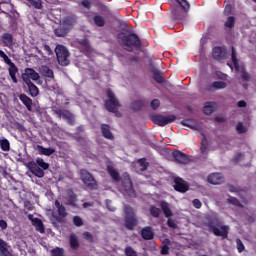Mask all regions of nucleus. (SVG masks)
Masks as SVG:
<instances>
[{
	"label": "nucleus",
	"instance_id": "1",
	"mask_svg": "<svg viewBox=\"0 0 256 256\" xmlns=\"http://www.w3.org/2000/svg\"><path fill=\"white\" fill-rule=\"evenodd\" d=\"M117 41L119 45L128 52H133L134 50L142 48V40L134 32H119L117 35Z\"/></svg>",
	"mask_w": 256,
	"mask_h": 256
},
{
	"label": "nucleus",
	"instance_id": "2",
	"mask_svg": "<svg viewBox=\"0 0 256 256\" xmlns=\"http://www.w3.org/2000/svg\"><path fill=\"white\" fill-rule=\"evenodd\" d=\"M206 227L215 237H221L223 240L228 238L229 226L222 225V221L218 217H211L206 223Z\"/></svg>",
	"mask_w": 256,
	"mask_h": 256
},
{
	"label": "nucleus",
	"instance_id": "3",
	"mask_svg": "<svg viewBox=\"0 0 256 256\" xmlns=\"http://www.w3.org/2000/svg\"><path fill=\"white\" fill-rule=\"evenodd\" d=\"M191 9V4L187 0H174L171 5L172 17L175 21H183L185 14Z\"/></svg>",
	"mask_w": 256,
	"mask_h": 256
},
{
	"label": "nucleus",
	"instance_id": "4",
	"mask_svg": "<svg viewBox=\"0 0 256 256\" xmlns=\"http://www.w3.org/2000/svg\"><path fill=\"white\" fill-rule=\"evenodd\" d=\"M124 227L127 230L134 231L139 225L138 217L135 214L134 208L130 205H124Z\"/></svg>",
	"mask_w": 256,
	"mask_h": 256
},
{
	"label": "nucleus",
	"instance_id": "5",
	"mask_svg": "<svg viewBox=\"0 0 256 256\" xmlns=\"http://www.w3.org/2000/svg\"><path fill=\"white\" fill-rule=\"evenodd\" d=\"M26 167H28L31 174H33L38 179H42L45 176L44 171L48 170L50 166H49V163H46L43 160V158H37L35 162L34 161L28 162Z\"/></svg>",
	"mask_w": 256,
	"mask_h": 256
},
{
	"label": "nucleus",
	"instance_id": "6",
	"mask_svg": "<svg viewBox=\"0 0 256 256\" xmlns=\"http://www.w3.org/2000/svg\"><path fill=\"white\" fill-rule=\"evenodd\" d=\"M106 96L108 100H105V109L110 113H117L118 107H120V101L116 97V94H114L113 90L109 89L106 91Z\"/></svg>",
	"mask_w": 256,
	"mask_h": 256
},
{
	"label": "nucleus",
	"instance_id": "7",
	"mask_svg": "<svg viewBox=\"0 0 256 256\" xmlns=\"http://www.w3.org/2000/svg\"><path fill=\"white\" fill-rule=\"evenodd\" d=\"M80 180L86 185L91 191L98 190V182H96L93 174L86 169H80Z\"/></svg>",
	"mask_w": 256,
	"mask_h": 256
},
{
	"label": "nucleus",
	"instance_id": "8",
	"mask_svg": "<svg viewBox=\"0 0 256 256\" xmlns=\"http://www.w3.org/2000/svg\"><path fill=\"white\" fill-rule=\"evenodd\" d=\"M0 58L3 59L4 63H6L8 68L9 77H11L13 83H18V78L16 77V74L19 72L18 66L15 65L14 62L7 56L3 50H0Z\"/></svg>",
	"mask_w": 256,
	"mask_h": 256
},
{
	"label": "nucleus",
	"instance_id": "9",
	"mask_svg": "<svg viewBox=\"0 0 256 256\" xmlns=\"http://www.w3.org/2000/svg\"><path fill=\"white\" fill-rule=\"evenodd\" d=\"M52 218L55 219V224L63 225L65 221V207L59 200H55V206H53Z\"/></svg>",
	"mask_w": 256,
	"mask_h": 256
},
{
	"label": "nucleus",
	"instance_id": "10",
	"mask_svg": "<svg viewBox=\"0 0 256 256\" xmlns=\"http://www.w3.org/2000/svg\"><path fill=\"white\" fill-rule=\"evenodd\" d=\"M231 59L234 65V69L236 71L241 72V79L244 83H247L250 81V74L245 71V68H241L240 70V64H239V59H237V52L235 47L232 46V53H231Z\"/></svg>",
	"mask_w": 256,
	"mask_h": 256
},
{
	"label": "nucleus",
	"instance_id": "11",
	"mask_svg": "<svg viewBox=\"0 0 256 256\" xmlns=\"http://www.w3.org/2000/svg\"><path fill=\"white\" fill-rule=\"evenodd\" d=\"M152 121L154 124H157L159 127H165L170 123H174L177 121V116L174 114H170L167 116L163 115H153Z\"/></svg>",
	"mask_w": 256,
	"mask_h": 256
},
{
	"label": "nucleus",
	"instance_id": "12",
	"mask_svg": "<svg viewBox=\"0 0 256 256\" xmlns=\"http://www.w3.org/2000/svg\"><path fill=\"white\" fill-rule=\"evenodd\" d=\"M21 78L22 82L24 83H32V81L39 80V73H37L36 70L32 68H26L24 73H22Z\"/></svg>",
	"mask_w": 256,
	"mask_h": 256
},
{
	"label": "nucleus",
	"instance_id": "13",
	"mask_svg": "<svg viewBox=\"0 0 256 256\" xmlns=\"http://www.w3.org/2000/svg\"><path fill=\"white\" fill-rule=\"evenodd\" d=\"M172 158H174V161L180 165H188L189 163V155L179 150L172 152Z\"/></svg>",
	"mask_w": 256,
	"mask_h": 256
},
{
	"label": "nucleus",
	"instance_id": "14",
	"mask_svg": "<svg viewBox=\"0 0 256 256\" xmlns=\"http://www.w3.org/2000/svg\"><path fill=\"white\" fill-rule=\"evenodd\" d=\"M174 183V189L176 192L184 194L189 191V183L185 182L184 179L177 177L175 178Z\"/></svg>",
	"mask_w": 256,
	"mask_h": 256
},
{
	"label": "nucleus",
	"instance_id": "15",
	"mask_svg": "<svg viewBox=\"0 0 256 256\" xmlns=\"http://www.w3.org/2000/svg\"><path fill=\"white\" fill-rule=\"evenodd\" d=\"M28 219L31 222V225L35 228L37 232L40 234L45 233V225L43 224L42 220L33 216V214H28Z\"/></svg>",
	"mask_w": 256,
	"mask_h": 256
},
{
	"label": "nucleus",
	"instance_id": "16",
	"mask_svg": "<svg viewBox=\"0 0 256 256\" xmlns=\"http://www.w3.org/2000/svg\"><path fill=\"white\" fill-rule=\"evenodd\" d=\"M212 57H214L216 61L221 62L228 58L227 50L223 47L216 46L214 49H212Z\"/></svg>",
	"mask_w": 256,
	"mask_h": 256
},
{
	"label": "nucleus",
	"instance_id": "17",
	"mask_svg": "<svg viewBox=\"0 0 256 256\" xmlns=\"http://www.w3.org/2000/svg\"><path fill=\"white\" fill-rule=\"evenodd\" d=\"M55 54L58 65L65 66V46L57 44Z\"/></svg>",
	"mask_w": 256,
	"mask_h": 256
},
{
	"label": "nucleus",
	"instance_id": "18",
	"mask_svg": "<svg viewBox=\"0 0 256 256\" xmlns=\"http://www.w3.org/2000/svg\"><path fill=\"white\" fill-rule=\"evenodd\" d=\"M102 137L109 141H114V135L111 131V126L109 124H101L100 126Z\"/></svg>",
	"mask_w": 256,
	"mask_h": 256
},
{
	"label": "nucleus",
	"instance_id": "19",
	"mask_svg": "<svg viewBox=\"0 0 256 256\" xmlns=\"http://www.w3.org/2000/svg\"><path fill=\"white\" fill-rule=\"evenodd\" d=\"M141 238L146 241L155 239V232L153 231V228L149 226L142 228Z\"/></svg>",
	"mask_w": 256,
	"mask_h": 256
},
{
	"label": "nucleus",
	"instance_id": "20",
	"mask_svg": "<svg viewBox=\"0 0 256 256\" xmlns=\"http://www.w3.org/2000/svg\"><path fill=\"white\" fill-rule=\"evenodd\" d=\"M207 182L212 185H220L224 182V178L220 173H212L207 177Z\"/></svg>",
	"mask_w": 256,
	"mask_h": 256
},
{
	"label": "nucleus",
	"instance_id": "21",
	"mask_svg": "<svg viewBox=\"0 0 256 256\" xmlns=\"http://www.w3.org/2000/svg\"><path fill=\"white\" fill-rule=\"evenodd\" d=\"M1 40L4 47L11 48L12 46H14V35L8 32L2 34Z\"/></svg>",
	"mask_w": 256,
	"mask_h": 256
},
{
	"label": "nucleus",
	"instance_id": "22",
	"mask_svg": "<svg viewBox=\"0 0 256 256\" xmlns=\"http://www.w3.org/2000/svg\"><path fill=\"white\" fill-rule=\"evenodd\" d=\"M77 201V194L74 193L73 190H68V192H66V205L76 207Z\"/></svg>",
	"mask_w": 256,
	"mask_h": 256
},
{
	"label": "nucleus",
	"instance_id": "23",
	"mask_svg": "<svg viewBox=\"0 0 256 256\" xmlns=\"http://www.w3.org/2000/svg\"><path fill=\"white\" fill-rule=\"evenodd\" d=\"M159 207H161L164 217L170 218L174 216L173 211L170 209V204L166 201L159 202Z\"/></svg>",
	"mask_w": 256,
	"mask_h": 256
},
{
	"label": "nucleus",
	"instance_id": "24",
	"mask_svg": "<svg viewBox=\"0 0 256 256\" xmlns=\"http://www.w3.org/2000/svg\"><path fill=\"white\" fill-rule=\"evenodd\" d=\"M227 88V83L223 82V81H215L213 83H211L210 85H208L206 87V90L208 92H212L214 90H218V89H226Z\"/></svg>",
	"mask_w": 256,
	"mask_h": 256
},
{
	"label": "nucleus",
	"instance_id": "25",
	"mask_svg": "<svg viewBox=\"0 0 256 256\" xmlns=\"http://www.w3.org/2000/svg\"><path fill=\"white\" fill-rule=\"evenodd\" d=\"M18 99H20L28 111H32L33 100L31 97H28L27 94H20L18 95Z\"/></svg>",
	"mask_w": 256,
	"mask_h": 256
},
{
	"label": "nucleus",
	"instance_id": "26",
	"mask_svg": "<svg viewBox=\"0 0 256 256\" xmlns=\"http://www.w3.org/2000/svg\"><path fill=\"white\" fill-rule=\"evenodd\" d=\"M106 171H108L110 177L116 182H119L122 180L120 176V172L116 168H114L112 165L106 166Z\"/></svg>",
	"mask_w": 256,
	"mask_h": 256
},
{
	"label": "nucleus",
	"instance_id": "27",
	"mask_svg": "<svg viewBox=\"0 0 256 256\" xmlns=\"http://www.w3.org/2000/svg\"><path fill=\"white\" fill-rule=\"evenodd\" d=\"M26 86H28V94L36 98L39 95V89L33 82H24Z\"/></svg>",
	"mask_w": 256,
	"mask_h": 256
},
{
	"label": "nucleus",
	"instance_id": "28",
	"mask_svg": "<svg viewBox=\"0 0 256 256\" xmlns=\"http://www.w3.org/2000/svg\"><path fill=\"white\" fill-rule=\"evenodd\" d=\"M150 70L153 72V79L155 82H157L158 84H162L165 81L163 79L161 71L158 70L156 67L152 65L150 66Z\"/></svg>",
	"mask_w": 256,
	"mask_h": 256
},
{
	"label": "nucleus",
	"instance_id": "29",
	"mask_svg": "<svg viewBox=\"0 0 256 256\" xmlns=\"http://www.w3.org/2000/svg\"><path fill=\"white\" fill-rule=\"evenodd\" d=\"M39 73L46 78L54 79V72L50 69L49 66H46V65L40 66Z\"/></svg>",
	"mask_w": 256,
	"mask_h": 256
},
{
	"label": "nucleus",
	"instance_id": "30",
	"mask_svg": "<svg viewBox=\"0 0 256 256\" xmlns=\"http://www.w3.org/2000/svg\"><path fill=\"white\" fill-rule=\"evenodd\" d=\"M9 248H10L9 244H7L6 241H3L0 238V255H2V256L12 255V253L9 250Z\"/></svg>",
	"mask_w": 256,
	"mask_h": 256
},
{
	"label": "nucleus",
	"instance_id": "31",
	"mask_svg": "<svg viewBox=\"0 0 256 256\" xmlns=\"http://www.w3.org/2000/svg\"><path fill=\"white\" fill-rule=\"evenodd\" d=\"M215 112V103L206 102L203 107V113L207 116H211Z\"/></svg>",
	"mask_w": 256,
	"mask_h": 256
},
{
	"label": "nucleus",
	"instance_id": "32",
	"mask_svg": "<svg viewBox=\"0 0 256 256\" xmlns=\"http://www.w3.org/2000/svg\"><path fill=\"white\" fill-rule=\"evenodd\" d=\"M70 248H72L73 251H77L78 248H80V242L78 241V237L76 234L70 235Z\"/></svg>",
	"mask_w": 256,
	"mask_h": 256
},
{
	"label": "nucleus",
	"instance_id": "33",
	"mask_svg": "<svg viewBox=\"0 0 256 256\" xmlns=\"http://www.w3.org/2000/svg\"><path fill=\"white\" fill-rule=\"evenodd\" d=\"M181 125H183L184 127H188L193 131L198 130L197 124L192 119H184L183 121H181Z\"/></svg>",
	"mask_w": 256,
	"mask_h": 256
},
{
	"label": "nucleus",
	"instance_id": "34",
	"mask_svg": "<svg viewBox=\"0 0 256 256\" xmlns=\"http://www.w3.org/2000/svg\"><path fill=\"white\" fill-rule=\"evenodd\" d=\"M65 120L68 121L70 126L76 125V117L68 110H65Z\"/></svg>",
	"mask_w": 256,
	"mask_h": 256
},
{
	"label": "nucleus",
	"instance_id": "35",
	"mask_svg": "<svg viewBox=\"0 0 256 256\" xmlns=\"http://www.w3.org/2000/svg\"><path fill=\"white\" fill-rule=\"evenodd\" d=\"M39 147V153L40 155H44V156H51L55 153V149L54 148H45L43 146H38Z\"/></svg>",
	"mask_w": 256,
	"mask_h": 256
},
{
	"label": "nucleus",
	"instance_id": "36",
	"mask_svg": "<svg viewBox=\"0 0 256 256\" xmlns=\"http://www.w3.org/2000/svg\"><path fill=\"white\" fill-rule=\"evenodd\" d=\"M93 23H95V25L97 27H104L105 26V19L100 14H97V15H95V17H93Z\"/></svg>",
	"mask_w": 256,
	"mask_h": 256
},
{
	"label": "nucleus",
	"instance_id": "37",
	"mask_svg": "<svg viewBox=\"0 0 256 256\" xmlns=\"http://www.w3.org/2000/svg\"><path fill=\"white\" fill-rule=\"evenodd\" d=\"M123 185H124V189H126L127 192H134L133 181H131L130 177H128L127 179H124Z\"/></svg>",
	"mask_w": 256,
	"mask_h": 256
},
{
	"label": "nucleus",
	"instance_id": "38",
	"mask_svg": "<svg viewBox=\"0 0 256 256\" xmlns=\"http://www.w3.org/2000/svg\"><path fill=\"white\" fill-rule=\"evenodd\" d=\"M132 110L135 111H139L142 110L143 107H145V103L143 100H134V102H132Z\"/></svg>",
	"mask_w": 256,
	"mask_h": 256
},
{
	"label": "nucleus",
	"instance_id": "39",
	"mask_svg": "<svg viewBox=\"0 0 256 256\" xmlns=\"http://www.w3.org/2000/svg\"><path fill=\"white\" fill-rule=\"evenodd\" d=\"M0 149L4 152L10 151V142L6 138L0 140Z\"/></svg>",
	"mask_w": 256,
	"mask_h": 256
},
{
	"label": "nucleus",
	"instance_id": "40",
	"mask_svg": "<svg viewBox=\"0 0 256 256\" xmlns=\"http://www.w3.org/2000/svg\"><path fill=\"white\" fill-rule=\"evenodd\" d=\"M137 163H139L141 169L140 171L144 172L147 171L148 167H149V162L147 161L146 158H140L137 160Z\"/></svg>",
	"mask_w": 256,
	"mask_h": 256
},
{
	"label": "nucleus",
	"instance_id": "41",
	"mask_svg": "<svg viewBox=\"0 0 256 256\" xmlns=\"http://www.w3.org/2000/svg\"><path fill=\"white\" fill-rule=\"evenodd\" d=\"M228 203L229 204H232L234 206H237L239 208H244V205H242V203L240 202V200L236 197H233V196H229L228 198Z\"/></svg>",
	"mask_w": 256,
	"mask_h": 256
},
{
	"label": "nucleus",
	"instance_id": "42",
	"mask_svg": "<svg viewBox=\"0 0 256 256\" xmlns=\"http://www.w3.org/2000/svg\"><path fill=\"white\" fill-rule=\"evenodd\" d=\"M150 215L153 216V218H158L160 217L161 210L160 208H157L156 206L152 205L150 206Z\"/></svg>",
	"mask_w": 256,
	"mask_h": 256
},
{
	"label": "nucleus",
	"instance_id": "43",
	"mask_svg": "<svg viewBox=\"0 0 256 256\" xmlns=\"http://www.w3.org/2000/svg\"><path fill=\"white\" fill-rule=\"evenodd\" d=\"M235 23H236L235 17L230 16V17H228V19H226V22H225L224 26L226 28L232 29V28L235 27Z\"/></svg>",
	"mask_w": 256,
	"mask_h": 256
},
{
	"label": "nucleus",
	"instance_id": "44",
	"mask_svg": "<svg viewBox=\"0 0 256 256\" xmlns=\"http://www.w3.org/2000/svg\"><path fill=\"white\" fill-rule=\"evenodd\" d=\"M50 256H64V249L63 248H53L50 252Z\"/></svg>",
	"mask_w": 256,
	"mask_h": 256
},
{
	"label": "nucleus",
	"instance_id": "45",
	"mask_svg": "<svg viewBox=\"0 0 256 256\" xmlns=\"http://www.w3.org/2000/svg\"><path fill=\"white\" fill-rule=\"evenodd\" d=\"M79 6L90 11L91 8L93 7V3H91V1H89V0H83V1L79 2Z\"/></svg>",
	"mask_w": 256,
	"mask_h": 256
},
{
	"label": "nucleus",
	"instance_id": "46",
	"mask_svg": "<svg viewBox=\"0 0 256 256\" xmlns=\"http://www.w3.org/2000/svg\"><path fill=\"white\" fill-rule=\"evenodd\" d=\"M29 3L31 5V7H34L37 10H41L43 7L41 0H29Z\"/></svg>",
	"mask_w": 256,
	"mask_h": 256
},
{
	"label": "nucleus",
	"instance_id": "47",
	"mask_svg": "<svg viewBox=\"0 0 256 256\" xmlns=\"http://www.w3.org/2000/svg\"><path fill=\"white\" fill-rule=\"evenodd\" d=\"M236 245H237V251H238L239 254H241V253H243L245 251V245L241 241L240 238L236 239Z\"/></svg>",
	"mask_w": 256,
	"mask_h": 256
},
{
	"label": "nucleus",
	"instance_id": "48",
	"mask_svg": "<svg viewBox=\"0 0 256 256\" xmlns=\"http://www.w3.org/2000/svg\"><path fill=\"white\" fill-rule=\"evenodd\" d=\"M124 254L126 256H138V253H136V251L131 247L125 248L124 249Z\"/></svg>",
	"mask_w": 256,
	"mask_h": 256
},
{
	"label": "nucleus",
	"instance_id": "49",
	"mask_svg": "<svg viewBox=\"0 0 256 256\" xmlns=\"http://www.w3.org/2000/svg\"><path fill=\"white\" fill-rule=\"evenodd\" d=\"M73 223L75 227H82L83 226V220L80 216L73 217Z\"/></svg>",
	"mask_w": 256,
	"mask_h": 256
},
{
	"label": "nucleus",
	"instance_id": "50",
	"mask_svg": "<svg viewBox=\"0 0 256 256\" xmlns=\"http://www.w3.org/2000/svg\"><path fill=\"white\" fill-rule=\"evenodd\" d=\"M225 8H224V14L225 16H229L232 14V5L231 3H227V1H225Z\"/></svg>",
	"mask_w": 256,
	"mask_h": 256
},
{
	"label": "nucleus",
	"instance_id": "51",
	"mask_svg": "<svg viewBox=\"0 0 256 256\" xmlns=\"http://www.w3.org/2000/svg\"><path fill=\"white\" fill-rule=\"evenodd\" d=\"M83 239L87 240L88 243H93L94 242L93 234H91L90 232H84Z\"/></svg>",
	"mask_w": 256,
	"mask_h": 256
},
{
	"label": "nucleus",
	"instance_id": "52",
	"mask_svg": "<svg viewBox=\"0 0 256 256\" xmlns=\"http://www.w3.org/2000/svg\"><path fill=\"white\" fill-rule=\"evenodd\" d=\"M161 105L160 100L158 99H154L152 100V102H150V108H152L153 110H157Z\"/></svg>",
	"mask_w": 256,
	"mask_h": 256
},
{
	"label": "nucleus",
	"instance_id": "53",
	"mask_svg": "<svg viewBox=\"0 0 256 256\" xmlns=\"http://www.w3.org/2000/svg\"><path fill=\"white\" fill-rule=\"evenodd\" d=\"M236 130H237L238 134H245V132H246V128H245L244 124H242V122H238V124L236 126Z\"/></svg>",
	"mask_w": 256,
	"mask_h": 256
},
{
	"label": "nucleus",
	"instance_id": "54",
	"mask_svg": "<svg viewBox=\"0 0 256 256\" xmlns=\"http://www.w3.org/2000/svg\"><path fill=\"white\" fill-rule=\"evenodd\" d=\"M167 226L170 227L171 229H177L178 225L175 223V221L171 218H168L167 220Z\"/></svg>",
	"mask_w": 256,
	"mask_h": 256
},
{
	"label": "nucleus",
	"instance_id": "55",
	"mask_svg": "<svg viewBox=\"0 0 256 256\" xmlns=\"http://www.w3.org/2000/svg\"><path fill=\"white\" fill-rule=\"evenodd\" d=\"M55 35L57 37H64L65 36V29L64 28H56Z\"/></svg>",
	"mask_w": 256,
	"mask_h": 256
},
{
	"label": "nucleus",
	"instance_id": "56",
	"mask_svg": "<svg viewBox=\"0 0 256 256\" xmlns=\"http://www.w3.org/2000/svg\"><path fill=\"white\" fill-rule=\"evenodd\" d=\"M199 150L201 151V154H205L207 151V142L204 139L201 143V147L199 148Z\"/></svg>",
	"mask_w": 256,
	"mask_h": 256
},
{
	"label": "nucleus",
	"instance_id": "57",
	"mask_svg": "<svg viewBox=\"0 0 256 256\" xmlns=\"http://www.w3.org/2000/svg\"><path fill=\"white\" fill-rule=\"evenodd\" d=\"M192 203H193L194 208H196V209H201L202 203H201L200 200L194 199V200L192 201Z\"/></svg>",
	"mask_w": 256,
	"mask_h": 256
},
{
	"label": "nucleus",
	"instance_id": "58",
	"mask_svg": "<svg viewBox=\"0 0 256 256\" xmlns=\"http://www.w3.org/2000/svg\"><path fill=\"white\" fill-rule=\"evenodd\" d=\"M228 191L232 192V193H239L240 192V188L236 187V186L229 185L228 186Z\"/></svg>",
	"mask_w": 256,
	"mask_h": 256
},
{
	"label": "nucleus",
	"instance_id": "59",
	"mask_svg": "<svg viewBox=\"0 0 256 256\" xmlns=\"http://www.w3.org/2000/svg\"><path fill=\"white\" fill-rule=\"evenodd\" d=\"M100 11H101V12H104V13H108V14L111 13V11L109 10L108 6L105 5V4H101V5H100Z\"/></svg>",
	"mask_w": 256,
	"mask_h": 256
},
{
	"label": "nucleus",
	"instance_id": "60",
	"mask_svg": "<svg viewBox=\"0 0 256 256\" xmlns=\"http://www.w3.org/2000/svg\"><path fill=\"white\" fill-rule=\"evenodd\" d=\"M44 51H47L48 55H53L54 52L52 51L51 47L47 44L43 45Z\"/></svg>",
	"mask_w": 256,
	"mask_h": 256
},
{
	"label": "nucleus",
	"instance_id": "61",
	"mask_svg": "<svg viewBox=\"0 0 256 256\" xmlns=\"http://www.w3.org/2000/svg\"><path fill=\"white\" fill-rule=\"evenodd\" d=\"M237 107H239V108L247 107L246 101L245 100H239L238 103H237Z\"/></svg>",
	"mask_w": 256,
	"mask_h": 256
},
{
	"label": "nucleus",
	"instance_id": "62",
	"mask_svg": "<svg viewBox=\"0 0 256 256\" xmlns=\"http://www.w3.org/2000/svg\"><path fill=\"white\" fill-rule=\"evenodd\" d=\"M161 254L162 255H169V247L168 246H163L161 249Z\"/></svg>",
	"mask_w": 256,
	"mask_h": 256
},
{
	"label": "nucleus",
	"instance_id": "63",
	"mask_svg": "<svg viewBox=\"0 0 256 256\" xmlns=\"http://www.w3.org/2000/svg\"><path fill=\"white\" fill-rule=\"evenodd\" d=\"M82 133H85V128L83 126H79L77 128V133H75V136H79L81 135Z\"/></svg>",
	"mask_w": 256,
	"mask_h": 256
},
{
	"label": "nucleus",
	"instance_id": "64",
	"mask_svg": "<svg viewBox=\"0 0 256 256\" xmlns=\"http://www.w3.org/2000/svg\"><path fill=\"white\" fill-rule=\"evenodd\" d=\"M0 229L2 230L7 229V222L5 220H0Z\"/></svg>",
	"mask_w": 256,
	"mask_h": 256
}]
</instances>
